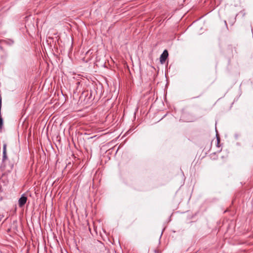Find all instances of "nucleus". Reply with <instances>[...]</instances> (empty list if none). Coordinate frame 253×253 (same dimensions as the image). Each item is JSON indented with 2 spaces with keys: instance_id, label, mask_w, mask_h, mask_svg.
<instances>
[{
  "instance_id": "3",
  "label": "nucleus",
  "mask_w": 253,
  "mask_h": 253,
  "mask_svg": "<svg viewBox=\"0 0 253 253\" xmlns=\"http://www.w3.org/2000/svg\"><path fill=\"white\" fill-rule=\"evenodd\" d=\"M7 159L6 152H2V161L4 162Z\"/></svg>"
},
{
  "instance_id": "5",
  "label": "nucleus",
  "mask_w": 253,
  "mask_h": 253,
  "mask_svg": "<svg viewBox=\"0 0 253 253\" xmlns=\"http://www.w3.org/2000/svg\"><path fill=\"white\" fill-rule=\"evenodd\" d=\"M7 43L9 44H12L14 43V41L13 40H9L7 42H6Z\"/></svg>"
},
{
  "instance_id": "7",
  "label": "nucleus",
  "mask_w": 253,
  "mask_h": 253,
  "mask_svg": "<svg viewBox=\"0 0 253 253\" xmlns=\"http://www.w3.org/2000/svg\"><path fill=\"white\" fill-rule=\"evenodd\" d=\"M233 22H234L236 20V17H233Z\"/></svg>"
},
{
  "instance_id": "6",
  "label": "nucleus",
  "mask_w": 253,
  "mask_h": 253,
  "mask_svg": "<svg viewBox=\"0 0 253 253\" xmlns=\"http://www.w3.org/2000/svg\"><path fill=\"white\" fill-rule=\"evenodd\" d=\"M154 252H155V253H161V251H160L159 250L156 249L154 250Z\"/></svg>"
},
{
  "instance_id": "2",
  "label": "nucleus",
  "mask_w": 253,
  "mask_h": 253,
  "mask_svg": "<svg viewBox=\"0 0 253 253\" xmlns=\"http://www.w3.org/2000/svg\"><path fill=\"white\" fill-rule=\"evenodd\" d=\"M27 200V197L24 195H22L21 197L18 200V205L20 208L23 207L26 204Z\"/></svg>"
},
{
  "instance_id": "1",
  "label": "nucleus",
  "mask_w": 253,
  "mask_h": 253,
  "mask_svg": "<svg viewBox=\"0 0 253 253\" xmlns=\"http://www.w3.org/2000/svg\"><path fill=\"white\" fill-rule=\"evenodd\" d=\"M169 56L168 51L165 49L162 54L161 55L160 57V61L161 64H164Z\"/></svg>"
},
{
  "instance_id": "8",
  "label": "nucleus",
  "mask_w": 253,
  "mask_h": 253,
  "mask_svg": "<svg viewBox=\"0 0 253 253\" xmlns=\"http://www.w3.org/2000/svg\"><path fill=\"white\" fill-rule=\"evenodd\" d=\"M217 143H218L219 142V138L217 137Z\"/></svg>"
},
{
  "instance_id": "9",
  "label": "nucleus",
  "mask_w": 253,
  "mask_h": 253,
  "mask_svg": "<svg viewBox=\"0 0 253 253\" xmlns=\"http://www.w3.org/2000/svg\"><path fill=\"white\" fill-rule=\"evenodd\" d=\"M224 22H225V24L226 25H227L226 21V20H225V21H224Z\"/></svg>"
},
{
  "instance_id": "4",
  "label": "nucleus",
  "mask_w": 253,
  "mask_h": 253,
  "mask_svg": "<svg viewBox=\"0 0 253 253\" xmlns=\"http://www.w3.org/2000/svg\"><path fill=\"white\" fill-rule=\"evenodd\" d=\"M6 152V144H4L3 146V152Z\"/></svg>"
}]
</instances>
